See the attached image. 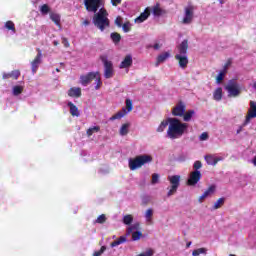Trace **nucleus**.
I'll return each instance as SVG.
<instances>
[{"instance_id": "obj_54", "label": "nucleus", "mask_w": 256, "mask_h": 256, "mask_svg": "<svg viewBox=\"0 0 256 256\" xmlns=\"http://www.w3.org/2000/svg\"><path fill=\"white\" fill-rule=\"evenodd\" d=\"M62 43L64 47H69V40H67V38H63Z\"/></svg>"}, {"instance_id": "obj_37", "label": "nucleus", "mask_w": 256, "mask_h": 256, "mask_svg": "<svg viewBox=\"0 0 256 256\" xmlns=\"http://www.w3.org/2000/svg\"><path fill=\"white\" fill-rule=\"evenodd\" d=\"M110 37H111L113 43H115V44H117V43H119V41H121V34H119L117 32L111 33Z\"/></svg>"}, {"instance_id": "obj_38", "label": "nucleus", "mask_w": 256, "mask_h": 256, "mask_svg": "<svg viewBox=\"0 0 256 256\" xmlns=\"http://www.w3.org/2000/svg\"><path fill=\"white\" fill-rule=\"evenodd\" d=\"M5 28L8 29V31H12V33H16L15 23H13V21H7L5 23Z\"/></svg>"}, {"instance_id": "obj_12", "label": "nucleus", "mask_w": 256, "mask_h": 256, "mask_svg": "<svg viewBox=\"0 0 256 256\" xmlns=\"http://www.w3.org/2000/svg\"><path fill=\"white\" fill-rule=\"evenodd\" d=\"M97 75H99V71L90 72L88 74L80 76L81 85H83L84 87H87V85H89V83H91V81H93V79H95Z\"/></svg>"}, {"instance_id": "obj_29", "label": "nucleus", "mask_w": 256, "mask_h": 256, "mask_svg": "<svg viewBox=\"0 0 256 256\" xmlns=\"http://www.w3.org/2000/svg\"><path fill=\"white\" fill-rule=\"evenodd\" d=\"M129 127H131V124L129 123L122 124L119 130V134L121 135V137H125V135L129 134Z\"/></svg>"}, {"instance_id": "obj_40", "label": "nucleus", "mask_w": 256, "mask_h": 256, "mask_svg": "<svg viewBox=\"0 0 256 256\" xmlns=\"http://www.w3.org/2000/svg\"><path fill=\"white\" fill-rule=\"evenodd\" d=\"M107 221V216L105 214H101L100 216L97 217V219L94 221V223H98L100 225H103Z\"/></svg>"}, {"instance_id": "obj_15", "label": "nucleus", "mask_w": 256, "mask_h": 256, "mask_svg": "<svg viewBox=\"0 0 256 256\" xmlns=\"http://www.w3.org/2000/svg\"><path fill=\"white\" fill-rule=\"evenodd\" d=\"M176 61H178L180 69H187L189 65V57L187 55H175Z\"/></svg>"}, {"instance_id": "obj_1", "label": "nucleus", "mask_w": 256, "mask_h": 256, "mask_svg": "<svg viewBox=\"0 0 256 256\" xmlns=\"http://www.w3.org/2000/svg\"><path fill=\"white\" fill-rule=\"evenodd\" d=\"M189 129V124L181 122L178 118H169L166 135L168 139H181Z\"/></svg>"}, {"instance_id": "obj_31", "label": "nucleus", "mask_w": 256, "mask_h": 256, "mask_svg": "<svg viewBox=\"0 0 256 256\" xmlns=\"http://www.w3.org/2000/svg\"><path fill=\"white\" fill-rule=\"evenodd\" d=\"M152 13L155 17H160V15H163V9H161V7L159 6V4H156L153 8H152Z\"/></svg>"}, {"instance_id": "obj_6", "label": "nucleus", "mask_w": 256, "mask_h": 256, "mask_svg": "<svg viewBox=\"0 0 256 256\" xmlns=\"http://www.w3.org/2000/svg\"><path fill=\"white\" fill-rule=\"evenodd\" d=\"M125 104V107H123L120 111L110 117V121L123 119V117H126V115H129V113L133 111V101L131 99H126Z\"/></svg>"}, {"instance_id": "obj_41", "label": "nucleus", "mask_w": 256, "mask_h": 256, "mask_svg": "<svg viewBox=\"0 0 256 256\" xmlns=\"http://www.w3.org/2000/svg\"><path fill=\"white\" fill-rule=\"evenodd\" d=\"M133 223V216L132 215H125L123 217V224L124 225H131Z\"/></svg>"}, {"instance_id": "obj_32", "label": "nucleus", "mask_w": 256, "mask_h": 256, "mask_svg": "<svg viewBox=\"0 0 256 256\" xmlns=\"http://www.w3.org/2000/svg\"><path fill=\"white\" fill-rule=\"evenodd\" d=\"M123 243H127V237L121 236L118 240L111 243V247H117Z\"/></svg>"}, {"instance_id": "obj_2", "label": "nucleus", "mask_w": 256, "mask_h": 256, "mask_svg": "<svg viewBox=\"0 0 256 256\" xmlns=\"http://www.w3.org/2000/svg\"><path fill=\"white\" fill-rule=\"evenodd\" d=\"M93 23L100 31H105L109 27V13L105 8H100L93 16Z\"/></svg>"}, {"instance_id": "obj_4", "label": "nucleus", "mask_w": 256, "mask_h": 256, "mask_svg": "<svg viewBox=\"0 0 256 256\" xmlns=\"http://www.w3.org/2000/svg\"><path fill=\"white\" fill-rule=\"evenodd\" d=\"M224 89L228 93V97H239L241 95V85L236 79H231L225 85Z\"/></svg>"}, {"instance_id": "obj_44", "label": "nucleus", "mask_w": 256, "mask_h": 256, "mask_svg": "<svg viewBox=\"0 0 256 256\" xmlns=\"http://www.w3.org/2000/svg\"><path fill=\"white\" fill-rule=\"evenodd\" d=\"M121 27H122L124 33H129V31H131V23L130 22H125Z\"/></svg>"}, {"instance_id": "obj_24", "label": "nucleus", "mask_w": 256, "mask_h": 256, "mask_svg": "<svg viewBox=\"0 0 256 256\" xmlns=\"http://www.w3.org/2000/svg\"><path fill=\"white\" fill-rule=\"evenodd\" d=\"M214 101H221L223 99V88L218 87L213 92Z\"/></svg>"}, {"instance_id": "obj_50", "label": "nucleus", "mask_w": 256, "mask_h": 256, "mask_svg": "<svg viewBox=\"0 0 256 256\" xmlns=\"http://www.w3.org/2000/svg\"><path fill=\"white\" fill-rule=\"evenodd\" d=\"M115 25H117V27H123V18L121 16L116 18Z\"/></svg>"}, {"instance_id": "obj_11", "label": "nucleus", "mask_w": 256, "mask_h": 256, "mask_svg": "<svg viewBox=\"0 0 256 256\" xmlns=\"http://www.w3.org/2000/svg\"><path fill=\"white\" fill-rule=\"evenodd\" d=\"M255 118H256V102L250 101V109L248 110V113L246 115L244 125H249V123H251V120Z\"/></svg>"}, {"instance_id": "obj_28", "label": "nucleus", "mask_w": 256, "mask_h": 256, "mask_svg": "<svg viewBox=\"0 0 256 256\" xmlns=\"http://www.w3.org/2000/svg\"><path fill=\"white\" fill-rule=\"evenodd\" d=\"M50 19L57 25L58 27L61 28V16L57 13H50Z\"/></svg>"}, {"instance_id": "obj_52", "label": "nucleus", "mask_w": 256, "mask_h": 256, "mask_svg": "<svg viewBox=\"0 0 256 256\" xmlns=\"http://www.w3.org/2000/svg\"><path fill=\"white\" fill-rule=\"evenodd\" d=\"M122 0H111V4L113 7H117V5H121Z\"/></svg>"}, {"instance_id": "obj_27", "label": "nucleus", "mask_w": 256, "mask_h": 256, "mask_svg": "<svg viewBox=\"0 0 256 256\" xmlns=\"http://www.w3.org/2000/svg\"><path fill=\"white\" fill-rule=\"evenodd\" d=\"M182 117H183V121H185L186 123H189V121H191V119L195 117V110H188L184 112V115H182Z\"/></svg>"}, {"instance_id": "obj_60", "label": "nucleus", "mask_w": 256, "mask_h": 256, "mask_svg": "<svg viewBox=\"0 0 256 256\" xmlns=\"http://www.w3.org/2000/svg\"><path fill=\"white\" fill-rule=\"evenodd\" d=\"M54 45H55V46L59 45V42L54 41Z\"/></svg>"}, {"instance_id": "obj_23", "label": "nucleus", "mask_w": 256, "mask_h": 256, "mask_svg": "<svg viewBox=\"0 0 256 256\" xmlns=\"http://www.w3.org/2000/svg\"><path fill=\"white\" fill-rule=\"evenodd\" d=\"M69 97H81V88L72 87L68 90Z\"/></svg>"}, {"instance_id": "obj_58", "label": "nucleus", "mask_w": 256, "mask_h": 256, "mask_svg": "<svg viewBox=\"0 0 256 256\" xmlns=\"http://www.w3.org/2000/svg\"><path fill=\"white\" fill-rule=\"evenodd\" d=\"M252 163H253L254 167H256V156L252 159Z\"/></svg>"}, {"instance_id": "obj_8", "label": "nucleus", "mask_w": 256, "mask_h": 256, "mask_svg": "<svg viewBox=\"0 0 256 256\" xmlns=\"http://www.w3.org/2000/svg\"><path fill=\"white\" fill-rule=\"evenodd\" d=\"M168 181L170 183V188L167 193L168 197L175 195L177 193V189L181 185V176L180 175H170L168 176Z\"/></svg>"}, {"instance_id": "obj_22", "label": "nucleus", "mask_w": 256, "mask_h": 256, "mask_svg": "<svg viewBox=\"0 0 256 256\" xmlns=\"http://www.w3.org/2000/svg\"><path fill=\"white\" fill-rule=\"evenodd\" d=\"M155 211L153 209H147L144 213V217L146 219V223H148V225H151V223H153V215H154Z\"/></svg>"}, {"instance_id": "obj_49", "label": "nucleus", "mask_w": 256, "mask_h": 256, "mask_svg": "<svg viewBox=\"0 0 256 256\" xmlns=\"http://www.w3.org/2000/svg\"><path fill=\"white\" fill-rule=\"evenodd\" d=\"M40 11L44 15H47V13H49V6L47 4L42 5Z\"/></svg>"}, {"instance_id": "obj_30", "label": "nucleus", "mask_w": 256, "mask_h": 256, "mask_svg": "<svg viewBox=\"0 0 256 256\" xmlns=\"http://www.w3.org/2000/svg\"><path fill=\"white\" fill-rule=\"evenodd\" d=\"M167 126H169V118L167 120H163L158 128L156 129L157 133H163L165 129H167Z\"/></svg>"}, {"instance_id": "obj_5", "label": "nucleus", "mask_w": 256, "mask_h": 256, "mask_svg": "<svg viewBox=\"0 0 256 256\" xmlns=\"http://www.w3.org/2000/svg\"><path fill=\"white\" fill-rule=\"evenodd\" d=\"M193 19H195V6L193 5L185 6L184 13L180 23L182 25H191V23H193Z\"/></svg>"}, {"instance_id": "obj_48", "label": "nucleus", "mask_w": 256, "mask_h": 256, "mask_svg": "<svg viewBox=\"0 0 256 256\" xmlns=\"http://www.w3.org/2000/svg\"><path fill=\"white\" fill-rule=\"evenodd\" d=\"M209 139V133L207 132H203L200 136H199V141H207Z\"/></svg>"}, {"instance_id": "obj_61", "label": "nucleus", "mask_w": 256, "mask_h": 256, "mask_svg": "<svg viewBox=\"0 0 256 256\" xmlns=\"http://www.w3.org/2000/svg\"><path fill=\"white\" fill-rule=\"evenodd\" d=\"M219 1H220L221 5H223V3H224L223 0H219Z\"/></svg>"}, {"instance_id": "obj_33", "label": "nucleus", "mask_w": 256, "mask_h": 256, "mask_svg": "<svg viewBox=\"0 0 256 256\" xmlns=\"http://www.w3.org/2000/svg\"><path fill=\"white\" fill-rule=\"evenodd\" d=\"M95 79V89L96 91H99L101 89V85H103V82H101V73L98 72V75H96Z\"/></svg>"}, {"instance_id": "obj_13", "label": "nucleus", "mask_w": 256, "mask_h": 256, "mask_svg": "<svg viewBox=\"0 0 256 256\" xmlns=\"http://www.w3.org/2000/svg\"><path fill=\"white\" fill-rule=\"evenodd\" d=\"M199 181H201V171H192L187 180L188 185H190V187H195Z\"/></svg>"}, {"instance_id": "obj_36", "label": "nucleus", "mask_w": 256, "mask_h": 256, "mask_svg": "<svg viewBox=\"0 0 256 256\" xmlns=\"http://www.w3.org/2000/svg\"><path fill=\"white\" fill-rule=\"evenodd\" d=\"M225 204V198H219L213 205V209L217 210V209H221V207H223V205Z\"/></svg>"}, {"instance_id": "obj_45", "label": "nucleus", "mask_w": 256, "mask_h": 256, "mask_svg": "<svg viewBox=\"0 0 256 256\" xmlns=\"http://www.w3.org/2000/svg\"><path fill=\"white\" fill-rule=\"evenodd\" d=\"M201 167H203V164L201 163V161L197 160L194 162V164H193L194 171H199V169H201Z\"/></svg>"}, {"instance_id": "obj_34", "label": "nucleus", "mask_w": 256, "mask_h": 256, "mask_svg": "<svg viewBox=\"0 0 256 256\" xmlns=\"http://www.w3.org/2000/svg\"><path fill=\"white\" fill-rule=\"evenodd\" d=\"M207 248H198L193 250L192 256L207 255Z\"/></svg>"}, {"instance_id": "obj_56", "label": "nucleus", "mask_w": 256, "mask_h": 256, "mask_svg": "<svg viewBox=\"0 0 256 256\" xmlns=\"http://www.w3.org/2000/svg\"><path fill=\"white\" fill-rule=\"evenodd\" d=\"M11 77V73H4L3 79H9Z\"/></svg>"}, {"instance_id": "obj_19", "label": "nucleus", "mask_w": 256, "mask_h": 256, "mask_svg": "<svg viewBox=\"0 0 256 256\" xmlns=\"http://www.w3.org/2000/svg\"><path fill=\"white\" fill-rule=\"evenodd\" d=\"M151 15V9L150 8H146L144 12H142L140 14V16H138L135 19V23H143V21H147V19H149V16Z\"/></svg>"}, {"instance_id": "obj_26", "label": "nucleus", "mask_w": 256, "mask_h": 256, "mask_svg": "<svg viewBox=\"0 0 256 256\" xmlns=\"http://www.w3.org/2000/svg\"><path fill=\"white\" fill-rule=\"evenodd\" d=\"M225 75H227V68H224L223 70H221L216 76L217 85H221V83H223V80L225 79Z\"/></svg>"}, {"instance_id": "obj_7", "label": "nucleus", "mask_w": 256, "mask_h": 256, "mask_svg": "<svg viewBox=\"0 0 256 256\" xmlns=\"http://www.w3.org/2000/svg\"><path fill=\"white\" fill-rule=\"evenodd\" d=\"M84 5L89 13H97L99 9H105V2L103 0H84Z\"/></svg>"}, {"instance_id": "obj_20", "label": "nucleus", "mask_w": 256, "mask_h": 256, "mask_svg": "<svg viewBox=\"0 0 256 256\" xmlns=\"http://www.w3.org/2000/svg\"><path fill=\"white\" fill-rule=\"evenodd\" d=\"M205 161L207 163V165H217V163H219V161H223V158L221 157H217L215 155H207L205 156Z\"/></svg>"}, {"instance_id": "obj_63", "label": "nucleus", "mask_w": 256, "mask_h": 256, "mask_svg": "<svg viewBox=\"0 0 256 256\" xmlns=\"http://www.w3.org/2000/svg\"><path fill=\"white\" fill-rule=\"evenodd\" d=\"M191 246V243L187 244V247Z\"/></svg>"}, {"instance_id": "obj_10", "label": "nucleus", "mask_w": 256, "mask_h": 256, "mask_svg": "<svg viewBox=\"0 0 256 256\" xmlns=\"http://www.w3.org/2000/svg\"><path fill=\"white\" fill-rule=\"evenodd\" d=\"M41 63H43V53L41 52L40 49H38V53L36 57L31 62V69H32L33 75L37 73V70L39 69V65H41Z\"/></svg>"}, {"instance_id": "obj_42", "label": "nucleus", "mask_w": 256, "mask_h": 256, "mask_svg": "<svg viewBox=\"0 0 256 256\" xmlns=\"http://www.w3.org/2000/svg\"><path fill=\"white\" fill-rule=\"evenodd\" d=\"M137 229H139V223H134L128 227L127 234L131 235V233H133V231H137Z\"/></svg>"}, {"instance_id": "obj_17", "label": "nucleus", "mask_w": 256, "mask_h": 256, "mask_svg": "<svg viewBox=\"0 0 256 256\" xmlns=\"http://www.w3.org/2000/svg\"><path fill=\"white\" fill-rule=\"evenodd\" d=\"M187 49H189V41H188V40H183V41L177 46L176 55H187Z\"/></svg>"}, {"instance_id": "obj_39", "label": "nucleus", "mask_w": 256, "mask_h": 256, "mask_svg": "<svg viewBox=\"0 0 256 256\" xmlns=\"http://www.w3.org/2000/svg\"><path fill=\"white\" fill-rule=\"evenodd\" d=\"M12 93L17 97V95H21L23 93V86H14L12 88Z\"/></svg>"}, {"instance_id": "obj_53", "label": "nucleus", "mask_w": 256, "mask_h": 256, "mask_svg": "<svg viewBox=\"0 0 256 256\" xmlns=\"http://www.w3.org/2000/svg\"><path fill=\"white\" fill-rule=\"evenodd\" d=\"M243 127H247V125H245V122H243L242 125H240L236 131L237 135H239V133H241V131H243Z\"/></svg>"}, {"instance_id": "obj_46", "label": "nucleus", "mask_w": 256, "mask_h": 256, "mask_svg": "<svg viewBox=\"0 0 256 256\" xmlns=\"http://www.w3.org/2000/svg\"><path fill=\"white\" fill-rule=\"evenodd\" d=\"M151 183L153 185H157V183H159V174H157V173L152 174V181H151Z\"/></svg>"}, {"instance_id": "obj_3", "label": "nucleus", "mask_w": 256, "mask_h": 256, "mask_svg": "<svg viewBox=\"0 0 256 256\" xmlns=\"http://www.w3.org/2000/svg\"><path fill=\"white\" fill-rule=\"evenodd\" d=\"M153 161V156L149 154H143L136 156L134 159H130L128 162L130 171H137V169H141L143 165H147V163H151Z\"/></svg>"}, {"instance_id": "obj_43", "label": "nucleus", "mask_w": 256, "mask_h": 256, "mask_svg": "<svg viewBox=\"0 0 256 256\" xmlns=\"http://www.w3.org/2000/svg\"><path fill=\"white\" fill-rule=\"evenodd\" d=\"M141 237H143V233H141V231H135L132 233L133 241H139V239H141Z\"/></svg>"}, {"instance_id": "obj_64", "label": "nucleus", "mask_w": 256, "mask_h": 256, "mask_svg": "<svg viewBox=\"0 0 256 256\" xmlns=\"http://www.w3.org/2000/svg\"><path fill=\"white\" fill-rule=\"evenodd\" d=\"M230 256H235V255L231 254Z\"/></svg>"}, {"instance_id": "obj_62", "label": "nucleus", "mask_w": 256, "mask_h": 256, "mask_svg": "<svg viewBox=\"0 0 256 256\" xmlns=\"http://www.w3.org/2000/svg\"><path fill=\"white\" fill-rule=\"evenodd\" d=\"M57 73H59V68L56 69Z\"/></svg>"}, {"instance_id": "obj_14", "label": "nucleus", "mask_w": 256, "mask_h": 256, "mask_svg": "<svg viewBox=\"0 0 256 256\" xmlns=\"http://www.w3.org/2000/svg\"><path fill=\"white\" fill-rule=\"evenodd\" d=\"M185 110V104L180 102L172 109V115H174V117H183L185 115Z\"/></svg>"}, {"instance_id": "obj_21", "label": "nucleus", "mask_w": 256, "mask_h": 256, "mask_svg": "<svg viewBox=\"0 0 256 256\" xmlns=\"http://www.w3.org/2000/svg\"><path fill=\"white\" fill-rule=\"evenodd\" d=\"M169 57H171V52H163L160 55H158L157 60H156V67H159V65H161V63H165V61H167V59H169Z\"/></svg>"}, {"instance_id": "obj_51", "label": "nucleus", "mask_w": 256, "mask_h": 256, "mask_svg": "<svg viewBox=\"0 0 256 256\" xmlns=\"http://www.w3.org/2000/svg\"><path fill=\"white\" fill-rule=\"evenodd\" d=\"M107 247L102 246L99 251L94 252L93 256H101L102 253H105Z\"/></svg>"}, {"instance_id": "obj_35", "label": "nucleus", "mask_w": 256, "mask_h": 256, "mask_svg": "<svg viewBox=\"0 0 256 256\" xmlns=\"http://www.w3.org/2000/svg\"><path fill=\"white\" fill-rule=\"evenodd\" d=\"M99 131H101V127L93 126L86 131V134L88 137H91V135H93V133H99Z\"/></svg>"}, {"instance_id": "obj_47", "label": "nucleus", "mask_w": 256, "mask_h": 256, "mask_svg": "<svg viewBox=\"0 0 256 256\" xmlns=\"http://www.w3.org/2000/svg\"><path fill=\"white\" fill-rule=\"evenodd\" d=\"M19 75H21L19 70H14L10 73V77H13V79H19Z\"/></svg>"}, {"instance_id": "obj_57", "label": "nucleus", "mask_w": 256, "mask_h": 256, "mask_svg": "<svg viewBox=\"0 0 256 256\" xmlns=\"http://www.w3.org/2000/svg\"><path fill=\"white\" fill-rule=\"evenodd\" d=\"M153 48H154L156 51H159V49H161V45H159V44H154Z\"/></svg>"}, {"instance_id": "obj_25", "label": "nucleus", "mask_w": 256, "mask_h": 256, "mask_svg": "<svg viewBox=\"0 0 256 256\" xmlns=\"http://www.w3.org/2000/svg\"><path fill=\"white\" fill-rule=\"evenodd\" d=\"M68 107L70 109V114L72 115V117H79V115H81L79 113V108H77L72 102H68Z\"/></svg>"}, {"instance_id": "obj_59", "label": "nucleus", "mask_w": 256, "mask_h": 256, "mask_svg": "<svg viewBox=\"0 0 256 256\" xmlns=\"http://www.w3.org/2000/svg\"><path fill=\"white\" fill-rule=\"evenodd\" d=\"M252 87H253V89H255V91H256V81L253 82Z\"/></svg>"}, {"instance_id": "obj_9", "label": "nucleus", "mask_w": 256, "mask_h": 256, "mask_svg": "<svg viewBox=\"0 0 256 256\" xmlns=\"http://www.w3.org/2000/svg\"><path fill=\"white\" fill-rule=\"evenodd\" d=\"M101 61L104 65V77L105 79H111L115 75L113 69V62L107 58V56H101Z\"/></svg>"}, {"instance_id": "obj_55", "label": "nucleus", "mask_w": 256, "mask_h": 256, "mask_svg": "<svg viewBox=\"0 0 256 256\" xmlns=\"http://www.w3.org/2000/svg\"><path fill=\"white\" fill-rule=\"evenodd\" d=\"M90 21L89 20H83L82 21V25H84L85 27L89 26L90 25Z\"/></svg>"}, {"instance_id": "obj_18", "label": "nucleus", "mask_w": 256, "mask_h": 256, "mask_svg": "<svg viewBox=\"0 0 256 256\" xmlns=\"http://www.w3.org/2000/svg\"><path fill=\"white\" fill-rule=\"evenodd\" d=\"M133 65V56L126 55L119 65L120 69H129Z\"/></svg>"}, {"instance_id": "obj_16", "label": "nucleus", "mask_w": 256, "mask_h": 256, "mask_svg": "<svg viewBox=\"0 0 256 256\" xmlns=\"http://www.w3.org/2000/svg\"><path fill=\"white\" fill-rule=\"evenodd\" d=\"M217 187L215 185H211L207 190L203 192V194L198 198L199 203H203L207 197H211L213 193H215Z\"/></svg>"}]
</instances>
